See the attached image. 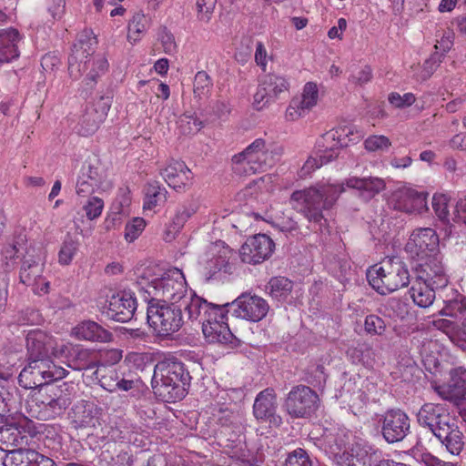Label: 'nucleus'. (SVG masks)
Returning a JSON list of instances; mask_svg holds the SVG:
<instances>
[{
  "label": "nucleus",
  "mask_w": 466,
  "mask_h": 466,
  "mask_svg": "<svg viewBox=\"0 0 466 466\" xmlns=\"http://www.w3.org/2000/svg\"><path fill=\"white\" fill-rule=\"evenodd\" d=\"M149 267L137 268V283L147 296L149 302L182 307L189 317V305L195 299H201L192 290H188L187 281L181 270L175 268L165 273L161 278H151Z\"/></svg>",
  "instance_id": "obj_1"
},
{
  "label": "nucleus",
  "mask_w": 466,
  "mask_h": 466,
  "mask_svg": "<svg viewBox=\"0 0 466 466\" xmlns=\"http://www.w3.org/2000/svg\"><path fill=\"white\" fill-rule=\"evenodd\" d=\"M96 43V37L93 32L85 29L78 35L77 42L74 44L72 54L68 57L70 77L73 80H77L86 73L83 82L89 89L96 86L98 79L109 68L108 61L105 56H92Z\"/></svg>",
  "instance_id": "obj_2"
},
{
  "label": "nucleus",
  "mask_w": 466,
  "mask_h": 466,
  "mask_svg": "<svg viewBox=\"0 0 466 466\" xmlns=\"http://www.w3.org/2000/svg\"><path fill=\"white\" fill-rule=\"evenodd\" d=\"M344 190L343 184L320 181L309 187L295 190L290 196L289 203L309 222L321 225L325 220L323 211L330 209Z\"/></svg>",
  "instance_id": "obj_3"
},
{
  "label": "nucleus",
  "mask_w": 466,
  "mask_h": 466,
  "mask_svg": "<svg viewBox=\"0 0 466 466\" xmlns=\"http://www.w3.org/2000/svg\"><path fill=\"white\" fill-rule=\"evenodd\" d=\"M34 389L25 404L26 413L32 418L54 420L62 415L72 403L74 386L70 383L46 384Z\"/></svg>",
  "instance_id": "obj_4"
},
{
  "label": "nucleus",
  "mask_w": 466,
  "mask_h": 466,
  "mask_svg": "<svg viewBox=\"0 0 466 466\" xmlns=\"http://www.w3.org/2000/svg\"><path fill=\"white\" fill-rule=\"evenodd\" d=\"M417 420L420 426L429 428L451 454H459L461 451L462 433L455 419L443 406L424 404L417 414Z\"/></svg>",
  "instance_id": "obj_5"
},
{
  "label": "nucleus",
  "mask_w": 466,
  "mask_h": 466,
  "mask_svg": "<svg viewBox=\"0 0 466 466\" xmlns=\"http://www.w3.org/2000/svg\"><path fill=\"white\" fill-rule=\"evenodd\" d=\"M188 380L185 365L175 357H167L156 364L152 388L163 401L172 403L185 397Z\"/></svg>",
  "instance_id": "obj_6"
},
{
  "label": "nucleus",
  "mask_w": 466,
  "mask_h": 466,
  "mask_svg": "<svg viewBox=\"0 0 466 466\" xmlns=\"http://www.w3.org/2000/svg\"><path fill=\"white\" fill-rule=\"evenodd\" d=\"M189 307L190 320H199L202 332L209 343L227 344L231 342L233 334L228 324L227 305L218 306L203 299H195Z\"/></svg>",
  "instance_id": "obj_7"
},
{
  "label": "nucleus",
  "mask_w": 466,
  "mask_h": 466,
  "mask_svg": "<svg viewBox=\"0 0 466 466\" xmlns=\"http://www.w3.org/2000/svg\"><path fill=\"white\" fill-rule=\"evenodd\" d=\"M370 287L380 295H389L408 287L410 282L406 263L399 257H388L367 269Z\"/></svg>",
  "instance_id": "obj_8"
},
{
  "label": "nucleus",
  "mask_w": 466,
  "mask_h": 466,
  "mask_svg": "<svg viewBox=\"0 0 466 466\" xmlns=\"http://www.w3.org/2000/svg\"><path fill=\"white\" fill-rule=\"evenodd\" d=\"M279 153L277 147L262 138L255 139L242 152L232 157V169L239 176H252L272 167Z\"/></svg>",
  "instance_id": "obj_9"
},
{
  "label": "nucleus",
  "mask_w": 466,
  "mask_h": 466,
  "mask_svg": "<svg viewBox=\"0 0 466 466\" xmlns=\"http://www.w3.org/2000/svg\"><path fill=\"white\" fill-rule=\"evenodd\" d=\"M28 365L24 368L19 375V382L25 388H38L50 384V381L66 378L68 371L56 365L51 357L28 359Z\"/></svg>",
  "instance_id": "obj_10"
},
{
  "label": "nucleus",
  "mask_w": 466,
  "mask_h": 466,
  "mask_svg": "<svg viewBox=\"0 0 466 466\" xmlns=\"http://www.w3.org/2000/svg\"><path fill=\"white\" fill-rule=\"evenodd\" d=\"M342 134L353 136L354 132L350 128L331 129L321 136L318 140V147L319 150L322 151V154L316 157L311 156L305 161L299 171V177L300 178L308 177L315 170L338 157L339 148L346 145V143L340 139Z\"/></svg>",
  "instance_id": "obj_11"
},
{
  "label": "nucleus",
  "mask_w": 466,
  "mask_h": 466,
  "mask_svg": "<svg viewBox=\"0 0 466 466\" xmlns=\"http://www.w3.org/2000/svg\"><path fill=\"white\" fill-rule=\"evenodd\" d=\"M182 307L149 302L147 319L149 326L158 337H169L183 326Z\"/></svg>",
  "instance_id": "obj_12"
},
{
  "label": "nucleus",
  "mask_w": 466,
  "mask_h": 466,
  "mask_svg": "<svg viewBox=\"0 0 466 466\" xmlns=\"http://www.w3.org/2000/svg\"><path fill=\"white\" fill-rule=\"evenodd\" d=\"M110 107L109 97L103 96L87 103L75 127L76 133L85 137L93 136L106 120Z\"/></svg>",
  "instance_id": "obj_13"
},
{
  "label": "nucleus",
  "mask_w": 466,
  "mask_h": 466,
  "mask_svg": "<svg viewBox=\"0 0 466 466\" xmlns=\"http://www.w3.org/2000/svg\"><path fill=\"white\" fill-rule=\"evenodd\" d=\"M319 395L306 385L294 386L285 400V409L293 418L311 416L319 408Z\"/></svg>",
  "instance_id": "obj_14"
},
{
  "label": "nucleus",
  "mask_w": 466,
  "mask_h": 466,
  "mask_svg": "<svg viewBox=\"0 0 466 466\" xmlns=\"http://www.w3.org/2000/svg\"><path fill=\"white\" fill-rule=\"evenodd\" d=\"M405 251L410 258L419 260L431 255H439V237L431 228L413 230L405 245Z\"/></svg>",
  "instance_id": "obj_15"
},
{
  "label": "nucleus",
  "mask_w": 466,
  "mask_h": 466,
  "mask_svg": "<svg viewBox=\"0 0 466 466\" xmlns=\"http://www.w3.org/2000/svg\"><path fill=\"white\" fill-rule=\"evenodd\" d=\"M428 194L424 191L403 186L393 190L388 203L393 209L405 212H421L427 208Z\"/></svg>",
  "instance_id": "obj_16"
},
{
  "label": "nucleus",
  "mask_w": 466,
  "mask_h": 466,
  "mask_svg": "<svg viewBox=\"0 0 466 466\" xmlns=\"http://www.w3.org/2000/svg\"><path fill=\"white\" fill-rule=\"evenodd\" d=\"M234 315L250 322H258L263 319L268 310V301L255 294L243 293L232 303Z\"/></svg>",
  "instance_id": "obj_17"
},
{
  "label": "nucleus",
  "mask_w": 466,
  "mask_h": 466,
  "mask_svg": "<svg viewBox=\"0 0 466 466\" xmlns=\"http://www.w3.org/2000/svg\"><path fill=\"white\" fill-rule=\"evenodd\" d=\"M417 261L415 278L433 285L435 289H441V291L448 288L449 277L439 255H431Z\"/></svg>",
  "instance_id": "obj_18"
},
{
  "label": "nucleus",
  "mask_w": 466,
  "mask_h": 466,
  "mask_svg": "<svg viewBox=\"0 0 466 466\" xmlns=\"http://www.w3.org/2000/svg\"><path fill=\"white\" fill-rule=\"evenodd\" d=\"M25 346L28 359L54 357L57 359L56 352L60 347V341L39 329H31L25 337Z\"/></svg>",
  "instance_id": "obj_19"
},
{
  "label": "nucleus",
  "mask_w": 466,
  "mask_h": 466,
  "mask_svg": "<svg viewBox=\"0 0 466 466\" xmlns=\"http://www.w3.org/2000/svg\"><path fill=\"white\" fill-rule=\"evenodd\" d=\"M274 248L275 243L268 236L257 234L248 238L241 246V260L248 264H259L271 256Z\"/></svg>",
  "instance_id": "obj_20"
},
{
  "label": "nucleus",
  "mask_w": 466,
  "mask_h": 466,
  "mask_svg": "<svg viewBox=\"0 0 466 466\" xmlns=\"http://www.w3.org/2000/svg\"><path fill=\"white\" fill-rule=\"evenodd\" d=\"M408 415L400 410H390L382 415L381 433L388 443L402 441L410 431Z\"/></svg>",
  "instance_id": "obj_21"
},
{
  "label": "nucleus",
  "mask_w": 466,
  "mask_h": 466,
  "mask_svg": "<svg viewBox=\"0 0 466 466\" xmlns=\"http://www.w3.org/2000/svg\"><path fill=\"white\" fill-rule=\"evenodd\" d=\"M137 308L135 293L131 290H121L109 298L106 315L115 321L127 322L133 319Z\"/></svg>",
  "instance_id": "obj_22"
},
{
  "label": "nucleus",
  "mask_w": 466,
  "mask_h": 466,
  "mask_svg": "<svg viewBox=\"0 0 466 466\" xmlns=\"http://www.w3.org/2000/svg\"><path fill=\"white\" fill-rule=\"evenodd\" d=\"M57 359H66L67 367L75 370H86L97 368V361L93 359V353L78 345L60 341Z\"/></svg>",
  "instance_id": "obj_23"
},
{
  "label": "nucleus",
  "mask_w": 466,
  "mask_h": 466,
  "mask_svg": "<svg viewBox=\"0 0 466 466\" xmlns=\"http://www.w3.org/2000/svg\"><path fill=\"white\" fill-rule=\"evenodd\" d=\"M277 394L274 389L267 388L256 396L252 411L258 421L279 426L281 423V417L277 414Z\"/></svg>",
  "instance_id": "obj_24"
},
{
  "label": "nucleus",
  "mask_w": 466,
  "mask_h": 466,
  "mask_svg": "<svg viewBox=\"0 0 466 466\" xmlns=\"http://www.w3.org/2000/svg\"><path fill=\"white\" fill-rule=\"evenodd\" d=\"M166 183L177 191L186 190L192 183L191 170L184 161L171 159L159 170Z\"/></svg>",
  "instance_id": "obj_25"
},
{
  "label": "nucleus",
  "mask_w": 466,
  "mask_h": 466,
  "mask_svg": "<svg viewBox=\"0 0 466 466\" xmlns=\"http://www.w3.org/2000/svg\"><path fill=\"white\" fill-rule=\"evenodd\" d=\"M99 385L109 392L128 391L136 387L138 380L125 378L116 369L98 366L95 371Z\"/></svg>",
  "instance_id": "obj_26"
},
{
  "label": "nucleus",
  "mask_w": 466,
  "mask_h": 466,
  "mask_svg": "<svg viewBox=\"0 0 466 466\" xmlns=\"http://www.w3.org/2000/svg\"><path fill=\"white\" fill-rule=\"evenodd\" d=\"M230 252L228 247H225L220 243L211 244L200 260L203 274L208 279H210L226 268Z\"/></svg>",
  "instance_id": "obj_27"
},
{
  "label": "nucleus",
  "mask_w": 466,
  "mask_h": 466,
  "mask_svg": "<svg viewBox=\"0 0 466 466\" xmlns=\"http://www.w3.org/2000/svg\"><path fill=\"white\" fill-rule=\"evenodd\" d=\"M451 380L447 384L435 386L438 395L446 400L458 401L466 395V370L457 367L450 371Z\"/></svg>",
  "instance_id": "obj_28"
},
{
  "label": "nucleus",
  "mask_w": 466,
  "mask_h": 466,
  "mask_svg": "<svg viewBox=\"0 0 466 466\" xmlns=\"http://www.w3.org/2000/svg\"><path fill=\"white\" fill-rule=\"evenodd\" d=\"M44 271V258L42 250L30 247L24 256L19 272L20 282L29 287Z\"/></svg>",
  "instance_id": "obj_29"
},
{
  "label": "nucleus",
  "mask_w": 466,
  "mask_h": 466,
  "mask_svg": "<svg viewBox=\"0 0 466 466\" xmlns=\"http://www.w3.org/2000/svg\"><path fill=\"white\" fill-rule=\"evenodd\" d=\"M343 187L356 189L360 198L369 201L386 188V182L379 177H350L342 183Z\"/></svg>",
  "instance_id": "obj_30"
},
{
  "label": "nucleus",
  "mask_w": 466,
  "mask_h": 466,
  "mask_svg": "<svg viewBox=\"0 0 466 466\" xmlns=\"http://www.w3.org/2000/svg\"><path fill=\"white\" fill-rule=\"evenodd\" d=\"M444 306L440 313L454 319L461 320L466 316V297L457 289L448 287L440 291Z\"/></svg>",
  "instance_id": "obj_31"
},
{
  "label": "nucleus",
  "mask_w": 466,
  "mask_h": 466,
  "mask_svg": "<svg viewBox=\"0 0 466 466\" xmlns=\"http://www.w3.org/2000/svg\"><path fill=\"white\" fill-rule=\"evenodd\" d=\"M72 335L81 340L106 343L113 339V334L98 323L85 320L78 323L72 330Z\"/></svg>",
  "instance_id": "obj_32"
},
{
  "label": "nucleus",
  "mask_w": 466,
  "mask_h": 466,
  "mask_svg": "<svg viewBox=\"0 0 466 466\" xmlns=\"http://www.w3.org/2000/svg\"><path fill=\"white\" fill-rule=\"evenodd\" d=\"M22 35L15 28L0 29V63H8L19 56L18 44Z\"/></svg>",
  "instance_id": "obj_33"
},
{
  "label": "nucleus",
  "mask_w": 466,
  "mask_h": 466,
  "mask_svg": "<svg viewBox=\"0 0 466 466\" xmlns=\"http://www.w3.org/2000/svg\"><path fill=\"white\" fill-rule=\"evenodd\" d=\"M26 238L25 235H18L11 242L6 243L1 249L2 263L5 267V279L8 281L7 273L15 268L16 265V259L23 249L25 248ZM4 278L2 279V280Z\"/></svg>",
  "instance_id": "obj_34"
},
{
  "label": "nucleus",
  "mask_w": 466,
  "mask_h": 466,
  "mask_svg": "<svg viewBox=\"0 0 466 466\" xmlns=\"http://www.w3.org/2000/svg\"><path fill=\"white\" fill-rule=\"evenodd\" d=\"M437 290H441V289H435L433 285L415 278L409 293L415 305L425 309L434 302Z\"/></svg>",
  "instance_id": "obj_35"
},
{
  "label": "nucleus",
  "mask_w": 466,
  "mask_h": 466,
  "mask_svg": "<svg viewBox=\"0 0 466 466\" xmlns=\"http://www.w3.org/2000/svg\"><path fill=\"white\" fill-rule=\"evenodd\" d=\"M347 355L353 363L363 365L367 369H373L377 364L378 352L367 342L359 344L357 347L350 348Z\"/></svg>",
  "instance_id": "obj_36"
},
{
  "label": "nucleus",
  "mask_w": 466,
  "mask_h": 466,
  "mask_svg": "<svg viewBox=\"0 0 466 466\" xmlns=\"http://www.w3.org/2000/svg\"><path fill=\"white\" fill-rule=\"evenodd\" d=\"M195 213V210L190 207H180L177 208L175 215L172 217L170 221L166 225L164 230V240L170 242L183 228L187 219Z\"/></svg>",
  "instance_id": "obj_37"
},
{
  "label": "nucleus",
  "mask_w": 466,
  "mask_h": 466,
  "mask_svg": "<svg viewBox=\"0 0 466 466\" xmlns=\"http://www.w3.org/2000/svg\"><path fill=\"white\" fill-rule=\"evenodd\" d=\"M29 437L18 428L6 427L0 430V449L7 451L28 445Z\"/></svg>",
  "instance_id": "obj_38"
},
{
  "label": "nucleus",
  "mask_w": 466,
  "mask_h": 466,
  "mask_svg": "<svg viewBox=\"0 0 466 466\" xmlns=\"http://www.w3.org/2000/svg\"><path fill=\"white\" fill-rule=\"evenodd\" d=\"M167 199V190L158 181L149 182L145 187L144 210H154Z\"/></svg>",
  "instance_id": "obj_39"
},
{
  "label": "nucleus",
  "mask_w": 466,
  "mask_h": 466,
  "mask_svg": "<svg viewBox=\"0 0 466 466\" xmlns=\"http://www.w3.org/2000/svg\"><path fill=\"white\" fill-rule=\"evenodd\" d=\"M266 288L273 299L283 302L290 296L293 282L286 277H273L269 279Z\"/></svg>",
  "instance_id": "obj_40"
},
{
  "label": "nucleus",
  "mask_w": 466,
  "mask_h": 466,
  "mask_svg": "<svg viewBox=\"0 0 466 466\" xmlns=\"http://www.w3.org/2000/svg\"><path fill=\"white\" fill-rule=\"evenodd\" d=\"M36 458V451L22 447L11 450L4 461L5 466H33Z\"/></svg>",
  "instance_id": "obj_41"
},
{
  "label": "nucleus",
  "mask_w": 466,
  "mask_h": 466,
  "mask_svg": "<svg viewBox=\"0 0 466 466\" xmlns=\"http://www.w3.org/2000/svg\"><path fill=\"white\" fill-rule=\"evenodd\" d=\"M213 87L211 76L204 70L198 71L193 81L194 97L202 100L209 97Z\"/></svg>",
  "instance_id": "obj_42"
},
{
  "label": "nucleus",
  "mask_w": 466,
  "mask_h": 466,
  "mask_svg": "<svg viewBox=\"0 0 466 466\" xmlns=\"http://www.w3.org/2000/svg\"><path fill=\"white\" fill-rule=\"evenodd\" d=\"M79 249V241L67 234L58 251V263L62 266L71 264Z\"/></svg>",
  "instance_id": "obj_43"
},
{
  "label": "nucleus",
  "mask_w": 466,
  "mask_h": 466,
  "mask_svg": "<svg viewBox=\"0 0 466 466\" xmlns=\"http://www.w3.org/2000/svg\"><path fill=\"white\" fill-rule=\"evenodd\" d=\"M263 84L272 99L279 97L282 93L288 92L289 88V84L285 77L274 75L268 76Z\"/></svg>",
  "instance_id": "obj_44"
},
{
  "label": "nucleus",
  "mask_w": 466,
  "mask_h": 466,
  "mask_svg": "<svg viewBox=\"0 0 466 466\" xmlns=\"http://www.w3.org/2000/svg\"><path fill=\"white\" fill-rule=\"evenodd\" d=\"M319 101V87L315 82H307L302 89L301 98L299 102L309 112L317 106Z\"/></svg>",
  "instance_id": "obj_45"
},
{
  "label": "nucleus",
  "mask_w": 466,
  "mask_h": 466,
  "mask_svg": "<svg viewBox=\"0 0 466 466\" xmlns=\"http://www.w3.org/2000/svg\"><path fill=\"white\" fill-rule=\"evenodd\" d=\"M364 330L367 335L383 336L386 332L387 326L385 320L376 314H369L364 319Z\"/></svg>",
  "instance_id": "obj_46"
},
{
  "label": "nucleus",
  "mask_w": 466,
  "mask_h": 466,
  "mask_svg": "<svg viewBox=\"0 0 466 466\" xmlns=\"http://www.w3.org/2000/svg\"><path fill=\"white\" fill-rule=\"evenodd\" d=\"M147 226V221L140 217L133 218L130 221L126 224L125 227V239L132 243L142 234Z\"/></svg>",
  "instance_id": "obj_47"
},
{
  "label": "nucleus",
  "mask_w": 466,
  "mask_h": 466,
  "mask_svg": "<svg viewBox=\"0 0 466 466\" xmlns=\"http://www.w3.org/2000/svg\"><path fill=\"white\" fill-rule=\"evenodd\" d=\"M82 209L89 220L99 218L104 208V201L96 196H90L85 202H81Z\"/></svg>",
  "instance_id": "obj_48"
},
{
  "label": "nucleus",
  "mask_w": 466,
  "mask_h": 466,
  "mask_svg": "<svg viewBox=\"0 0 466 466\" xmlns=\"http://www.w3.org/2000/svg\"><path fill=\"white\" fill-rule=\"evenodd\" d=\"M441 62L442 55H440L439 52L431 54L421 66L417 76L418 79L422 81L429 79L440 66Z\"/></svg>",
  "instance_id": "obj_49"
},
{
  "label": "nucleus",
  "mask_w": 466,
  "mask_h": 466,
  "mask_svg": "<svg viewBox=\"0 0 466 466\" xmlns=\"http://www.w3.org/2000/svg\"><path fill=\"white\" fill-rule=\"evenodd\" d=\"M147 19L144 15L137 14L128 24L127 38L130 42H137L146 31Z\"/></svg>",
  "instance_id": "obj_50"
},
{
  "label": "nucleus",
  "mask_w": 466,
  "mask_h": 466,
  "mask_svg": "<svg viewBox=\"0 0 466 466\" xmlns=\"http://www.w3.org/2000/svg\"><path fill=\"white\" fill-rule=\"evenodd\" d=\"M157 39L160 42L163 51L167 55H173L177 50L174 35L166 27H160L157 32Z\"/></svg>",
  "instance_id": "obj_51"
},
{
  "label": "nucleus",
  "mask_w": 466,
  "mask_h": 466,
  "mask_svg": "<svg viewBox=\"0 0 466 466\" xmlns=\"http://www.w3.org/2000/svg\"><path fill=\"white\" fill-rule=\"evenodd\" d=\"M285 466H312L307 451L298 448L288 454Z\"/></svg>",
  "instance_id": "obj_52"
},
{
  "label": "nucleus",
  "mask_w": 466,
  "mask_h": 466,
  "mask_svg": "<svg viewBox=\"0 0 466 466\" xmlns=\"http://www.w3.org/2000/svg\"><path fill=\"white\" fill-rule=\"evenodd\" d=\"M217 0H197V17L199 21L208 23L212 17Z\"/></svg>",
  "instance_id": "obj_53"
},
{
  "label": "nucleus",
  "mask_w": 466,
  "mask_h": 466,
  "mask_svg": "<svg viewBox=\"0 0 466 466\" xmlns=\"http://www.w3.org/2000/svg\"><path fill=\"white\" fill-rule=\"evenodd\" d=\"M365 148L368 151L374 152L378 150H386L391 146L389 137L382 135L370 136L364 142Z\"/></svg>",
  "instance_id": "obj_54"
},
{
  "label": "nucleus",
  "mask_w": 466,
  "mask_h": 466,
  "mask_svg": "<svg viewBox=\"0 0 466 466\" xmlns=\"http://www.w3.org/2000/svg\"><path fill=\"white\" fill-rule=\"evenodd\" d=\"M449 198L444 194H435L432 198V208L440 219L444 220L449 217Z\"/></svg>",
  "instance_id": "obj_55"
},
{
  "label": "nucleus",
  "mask_w": 466,
  "mask_h": 466,
  "mask_svg": "<svg viewBox=\"0 0 466 466\" xmlns=\"http://www.w3.org/2000/svg\"><path fill=\"white\" fill-rule=\"evenodd\" d=\"M388 100L396 108H405L411 106L416 101V97L412 93H405L401 96L398 92H391Z\"/></svg>",
  "instance_id": "obj_56"
},
{
  "label": "nucleus",
  "mask_w": 466,
  "mask_h": 466,
  "mask_svg": "<svg viewBox=\"0 0 466 466\" xmlns=\"http://www.w3.org/2000/svg\"><path fill=\"white\" fill-rule=\"evenodd\" d=\"M15 408V400L6 389H0V416H10Z\"/></svg>",
  "instance_id": "obj_57"
},
{
  "label": "nucleus",
  "mask_w": 466,
  "mask_h": 466,
  "mask_svg": "<svg viewBox=\"0 0 466 466\" xmlns=\"http://www.w3.org/2000/svg\"><path fill=\"white\" fill-rule=\"evenodd\" d=\"M309 111L299 102V98H293L285 112V118L288 121H295L304 117Z\"/></svg>",
  "instance_id": "obj_58"
},
{
  "label": "nucleus",
  "mask_w": 466,
  "mask_h": 466,
  "mask_svg": "<svg viewBox=\"0 0 466 466\" xmlns=\"http://www.w3.org/2000/svg\"><path fill=\"white\" fill-rule=\"evenodd\" d=\"M372 77L373 75L371 67L370 66H364L350 76V82L355 85L363 86L370 82Z\"/></svg>",
  "instance_id": "obj_59"
},
{
  "label": "nucleus",
  "mask_w": 466,
  "mask_h": 466,
  "mask_svg": "<svg viewBox=\"0 0 466 466\" xmlns=\"http://www.w3.org/2000/svg\"><path fill=\"white\" fill-rule=\"evenodd\" d=\"M98 186V183H91V180L86 179V177L79 176L76 183V194L78 198H86L93 194Z\"/></svg>",
  "instance_id": "obj_60"
},
{
  "label": "nucleus",
  "mask_w": 466,
  "mask_h": 466,
  "mask_svg": "<svg viewBox=\"0 0 466 466\" xmlns=\"http://www.w3.org/2000/svg\"><path fill=\"white\" fill-rule=\"evenodd\" d=\"M272 98L269 97V94L263 82L258 86L256 93L254 94L253 105L256 109H262Z\"/></svg>",
  "instance_id": "obj_61"
},
{
  "label": "nucleus",
  "mask_w": 466,
  "mask_h": 466,
  "mask_svg": "<svg viewBox=\"0 0 466 466\" xmlns=\"http://www.w3.org/2000/svg\"><path fill=\"white\" fill-rule=\"evenodd\" d=\"M123 357V351L118 349L100 350V358L107 365L113 366L119 362Z\"/></svg>",
  "instance_id": "obj_62"
},
{
  "label": "nucleus",
  "mask_w": 466,
  "mask_h": 466,
  "mask_svg": "<svg viewBox=\"0 0 466 466\" xmlns=\"http://www.w3.org/2000/svg\"><path fill=\"white\" fill-rule=\"evenodd\" d=\"M268 56L265 45L257 42L255 51V62L265 72L267 70Z\"/></svg>",
  "instance_id": "obj_63"
},
{
  "label": "nucleus",
  "mask_w": 466,
  "mask_h": 466,
  "mask_svg": "<svg viewBox=\"0 0 466 466\" xmlns=\"http://www.w3.org/2000/svg\"><path fill=\"white\" fill-rule=\"evenodd\" d=\"M29 287H32V290L35 295L43 296L49 292L50 289V282L43 277V274L40 277H37L35 282L34 284H30Z\"/></svg>",
  "instance_id": "obj_64"
}]
</instances>
